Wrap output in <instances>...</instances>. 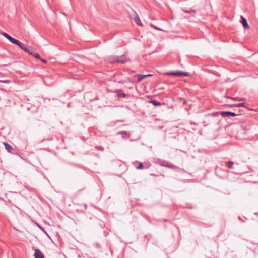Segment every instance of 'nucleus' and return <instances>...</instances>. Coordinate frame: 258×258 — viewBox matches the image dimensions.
I'll return each instance as SVG.
<instances>
[{
    "label": "nucleus",
    "instance_id": "nucleus-1",
    "mask_svg": "<svg viewBox=\"0 0 258 258\" xmlns=\"http://www.w3.org/2000/svg\"><path fill=\"white\" fill-rule=\"evenodd\" d=\"M110 61L112 63H124L126 62V59L123 56H113L110 58Z\"/></svg>",
    "mask_w": 258,
    "mask_h": 258
},
{
    "label": "nucleus",
    "instance_id": "nucleus-2",
    "mask_svg": "<svg viewBox=\"0 0 258 258\" xmlns=\"http://www.w3.org/2000/svg\"><path fill=\"white\" fill-rule=\"evenodd\" d=\"M166 75H173L175 76H188V73L187 72H183L181 71H177V72H170L166 73Z\"/></svg>",
    "mask_w": 258,
    "mask_h": 258
},
{
    "label": "nucleus",
    "instance_id": "nucleus-3",
    "mask_svg": "<svg viewBox=\"0 0 258 258\" xmlns=\"http://www.w3.org/2000/svg\"><path fill=\"white\" fill-rule=\"evenodd\" d=\"M220 113L223 117H228L230 116L234 117L237 115L234 112H232L231 111H222L220 112Z\"/></svg>",
    "mask_w": 258,
    "mask_h": 258
},
{
    "label": "nucleus",
    "instance_id": "nucleus-4",
    "mask_svg": "<svg viewBox=\"0 0 258 258\" xmlns=\"http://www.w3.org/2000/svg\"><path fill=\"white\" fill-rule=\"evenodd\" d=\"M34 256L35 258H44L43 253L39 249H35Z\"/></svg>",
    "mask_w": 258,
    "mask_h": 258
},
{
    "label": "nucleus",
    "instance_id": "nucleus-5",
    "mask_svg": "<svg viewBox=\"0 0 258 258\" xmlns=\"http://www.w3.org/2000/svg\"><path fill=\"white\" fill-rule=\"evenodd\" d=\"M117 96L119 98H125L127 97V94H125L122 90H118L116 91Z\"/></svg>",
    "mask_w": 258,
    "mask_h": 258
},
{
    "label": "nucleus",
    "instance_id": "nucleus-6",
    "mask_svg": "<svg viewBox=\"0 0 258 258\" xmlns=\"http://www.w3.org/2000/svg\"><path fill=\"white\" fill-rule=\"evenodd\" d=\"M241 23L245 29L248 28L249 27L247 22V20L242 16L241 17Z\"/></svg>",
    "mask_w": 258,
    "mask_h": 258
},
{
    "label": "nucleus",
    "instance_id": "nucleus-7",
    "mask_svg": "<svg viewBox=\"0 0 258 258\" xmlns=\"http://www.w3.org/2000/svg\"><path fill=\"white\" fill-rule=\"evenodd\" d=\"M9 41H10L12 43L15 44L18 46L21 45V42L20 41L14 39L11 36L9 39Z\"/></svg>",
    "mask_w": 258,
    "mask_h": 258
},
{
    "label": "nucleus",
    "instance_id": "nucleus-8",
    "mask_svg": "<svg viewBox=\"0 0 258 258\" xmlns=\"http://www.w3.org/2000/svg\"><path fill=\"white\" fill-rule=\"evenodd\" d=\"M19 47L25 52H29V47L21 43V45H19Z\"/></svg>",
    "mask_w": 258,
    "mask_h": 258
},
{
    "label": "nucleus",
    "instance_id": "nucleus-9",
    "mask_svg": "<svg viewBox=\"0 0 258 258\" xmlns=\"http://www.w3.org/2000/svg\"><path fill=\"white\" fill-rule=\"evenodd\" d=\"M134 21L137 25L140 26H142V23H141L140 19L138 15H136L135 16Z\"/></svg>",
    "mask_w": 258,
    "mask_h": 258
},
{
    "label": "nucleus",
    "instance_id": "nucleus-10",
    "mask_svg": "<svg viewBox=\"0 0 258 258\" xmlns=\"http://www.w3.org/2000/svg\"><path fill=\"white\" fill-rule=\"evenodd\" d=\"M225 164H226V165L227 166V167L229 169H234V167H233L234 162H233L228 161V162H226L225 163Z\"/></svg>",
    "mask_w": 258,
    "mask_h": 258
},
{
    "label": "nucleus",
    "instance_id": "nucleus-11",
    "mask_svg": "<svg viewBox=\"0 0 258 258\" xmlns=\"http://www.w3.org/2000/svg\"><path fill=\"white\" fill-rule=\"evenodd\" d=\"M4 144L5 145V149L8 151L11 152L12 150H13L12 147L9 145V144L4 142Z\"/></svg>",
    "mask_w": 258,
    "mask_h": 258
},
{
    "label": "nucleus",
    "instance_id": "nucleus-12",
    "mask_svg": "<svg viewBox=\"0 0 258 258\" xmlns=\"http://www.w3.org/2000/svg\"><path fill=\"white\" fill-rule=\"evenodd\" d=\"M117 134H121L123 138H125L127 136H128V133L125 131H119L117 133Z\"/></svg>",
    "mask_w": 258,
    "mask_h": 258
},
{
    "label": "nucleus",
    "instance_id": "nucleus-13",
    "mask_svg": "<svg viewBox=\"0 0 258 258\" xmlns=\"http://www.w3.org/2000/svg\"><path fill=\"white\" fill-rule=\"evenodd\" d=\"M158 163L162 166L167 167L168 162L164 160H159Z\"/></svg>",
    "mask_w": 258,
    "mask_h": 258
},
{
    "label": "nucleus",
    "instance_id": "nucleus-14",
    "mask_svg": "<svg viewBox=\"0 0 258 258\" xmlns=\"http://www.w3.org/2000/svg\"><path fill=\"white\" fill-rule=\"evenodd\" d=\"M167 167H168L170 169H175V170L178 169V167H177V166H175L173 164H169V163L167 164Z\"/></svg>",
    "mask_w": 258,
    "mask_h": 258
},
{
    "label": "nucleus",
    "instance_id": "nucleus-15",
    "mask_svg": "<svg viewBox=\"0 0 258 258\" xmlns=\"http://www.w3.org/2000/svg\"><path fill=\"white\" fill-rule=\"evenodd\" d=\"M228 98H230L233 100L238 101H243L245 99L244 98H237V97L232 98V97H228Z\"/></svg>",
    "mask_w": 258,
    "mask_h": 258
},
{
    "label": "nucleus",
    "instance_id": "nucleus-16",
    "mask_svg": "<svg viewBox=\"0 0 258 258\" xmlns=\"http://www.w3.org/2000/svg\"><path fill=\"white\" fill-rule=\"evenodd\" d=\"M151 103L152 104H153L155 106H159L161 105V103H160L159 102H158L156 100H151Z\"/></svg>",
    "mask_w": 258,
    "mask_h": 258
},
{
    "label": "nucleus",
    "instance_id": "nucleus-17",
    "mask_svg": "<svg viewBox=\"0 0 258 258\" xmlns=\"http://www.w3.org/2000/svg\"><path fill=\"white\" fill-rule=\"evenodd\" d=\"M146 78H147V76L138 75V81L140 82L142 80H143V79Z\"/></svg>",
    "mask_w": 258,
    "mask_h": 258
},
{
    "label": "nucleus",
    "instance_id": "nucleus-18",
    "mask_svg": "<svg viewBox=\"0 0 258 258\" xmlns=\"http://www.w3.org/2000/svg\"><path fill=\"white\" fill-rule=\"evenodd\" d=\"M218 113L217 112H216V113H213L211 114H208L207 115H206V116L207 117H209L211 116L215 117V116H217L218 115Z\"/></svg>",
    "mask_w": 258,
    "mask_h": 258
},
{
    "label": "nucleus",
    "instance_id": "nucleus-19",
    "mask_svg": "<svg viewBox=\"0 0 258 258\" xmlns=\"http://www.w3.org/2000/svg\"><path fill=\"white\" fill-rule=\"evenodd\" d=\"M2 35L4 37H5L6 38H7L8 40L10 39V38L11 37V36L9 35H8L7 33H6L5 32L2 33Z\"/></svg>",
    "mask_w": 258,
    "mask_h": 258
},
{
    "label": "nucleus",
    "instance_id": "nucleus-20",
    "mask_svg": "<svg viewBox=\"0 0 258 258\" xmlns=\"http://www.w3.org/2000/svg\"><path fill=\"white\" fill-rule=\"evenodd\" d=\"M150 26H151L152 28H154V29H156V30H160V31H163L162 29H160V28H158V27H157V26H156L154 25L153 24H150Z\"/></svg>",
    "mask_w": 258,
    "mask_h": 258
},
{
    "label": "nucleus",
    "instance_id": "nucleus-21",
    "mask_svg": "<svg viewBox=\"0 0 258 258\" xmlns=\"http://www.w3.org/2000/svg\"><path fill=\"white\" fill-rule=\"evenodd\" d=\"M234 106L236 107H245V105L244 103H239L238 104H234Z\"/></svg>",
    "mask_w": 258,
    "mask_h": 258
},
{
    "label": "nucleus",
    "instance_id": "nucleus-22",
    "mask_svg": "<svg viewBox=\"0 0 258 258\" xmlns=\"http://www.w3.org/2000/svg\"><path fill=\"white\" fill-rule=\"evenodd\" d=\"M32 56H33L34 57L38 59H40L41 58L39 54L37 53H34Z\"/></svg>",
    "mask_w": 258,
    "mask_h": 258
},
{
    "label": "nucleus",
    "instance_id": "nucleus-23",
    "mask_svg": "<svg viewBox=\"0 0 258 258\" xmlns=\"http://www.w3.org/2000/svg\"><path fill=\"white\" fill-rule=\"evenodd\" d=\"M143 168V164L141 162L139 163L138 166L136 167L137 169H142Z\"/></svg>",
    "mask_w": 258,
    "mask_h": 258
},
{
    "label": "nucleus",
    "instance_id": "nucleus-24",
    "mask_svg": "<svg viewBox=\"0 0 258 258\" xmlns=\"http://www.w3.org/2000/svg\"><path fill=\"white\" fill-rule=\"evenodd\" d=\"M29 52H27V53H29V54L31 55H33L34 51H33V49L31 48H30V47H29Z\"/></svg>",
    "mask_w": 258,
    "mask_h": 258
},
{
    "label": "nucleus",
    "instance_id": "nucleus-25",
    "mask_svg": "<svg viewBox=\"0 0 258 258\" xmlns=\"http://www.w3.org/2000/svg\"><path fill=\"white\" fill-rule=\"evenodd\" d=\"M95 148L99 150L103 151L104 150V148L102 146L95 147Z\"/></svg>",
    "mask_w": 258,
    "mask_h": 258
},
{
    "label": "nucleus",
    "instance_id": "nucleus-26",
    "mask_svg": "<svg viewBox=\"0 0 258 258\" xmlns=\"http://www.w3.org/2000/svg\"><path fill=\"white\" fill-rule=\"evenodd\" d=\"M184 12L186 13H190L191 12H194V13H195L196 12V10H192L191 11H188V10H184Z\"/></svg>",
    "mask_w": 258,
    "mask_h": 258
},
{
    "label": "nucleus",
    "instance_id": "nucleus-27",
    "mask_svg": "<svg viewBox=\"0 0 258 258\" xmlns=\"http://www.w3.org/2000/svg\"><path fill=\"white\" fill-rule=\"evenodd\" d=\"M40 60H41V61L44 63H47V61L45 59L40 58Z\"/></svg>",
    "mask_w": 258,
    "mask_h": 258
},
{
    "label": "nucleus",
    "instance_id": "nucleus-28",
    "mask_svg": "<svg viewBox=\"0 0 258 258\" xmlns=\"http://www.w3.org/2000/svg\"><path fill=\"white\" fill-rule=\"evenodd\" d=\"M227 106H229V107H235V106H234V105H227Z\"/></svg>",
    "mask_w": 258,
    "mask_h": 258
},
{
    "label": "nucleus",
    "instance_id": "nucleus-29",
    "mask_svg": "<svg viewBox=\"0 0 258 258\" xmlns=\"http://www.w3.org/2000/svg\"><path fill=\"white\" fill-rule=\"evenodd\" d=\"M146 76H147V77L151 76L152 75H146Z\"/></svg>",
    "mask_w": 258,
    "mask_h": 258
},
{
    "label": "nucleus",
    "instance_id": "nucleus-30",
    "mask_svg": "<svg viewBox=\"0 0 258 258\" xmlns=\"http://www.w3.org/2000/svg\"><path fill=\"white\" fill-rule=\"evenodd\" d=\"M238 219H239V220H241V218H240V217H239Z\"/></svg>",
    "mask_w": 258,
    "mask_h": 258
},
{
    "label": "nucleus",
    "instance_id": "nucleus-31",
    "mask_svg": "<svg viewBox=\"0 0 258 258\" xmlns=\"http://www.w3.org/2000/svg\"><path fill=\"white\" fill-rule=\"evenodd\" d=\"M207 125H208V124H205V126H207Z\"/></svg>",
    "mask_w": 258,
    "mask_h": 258
}]
</instances>
